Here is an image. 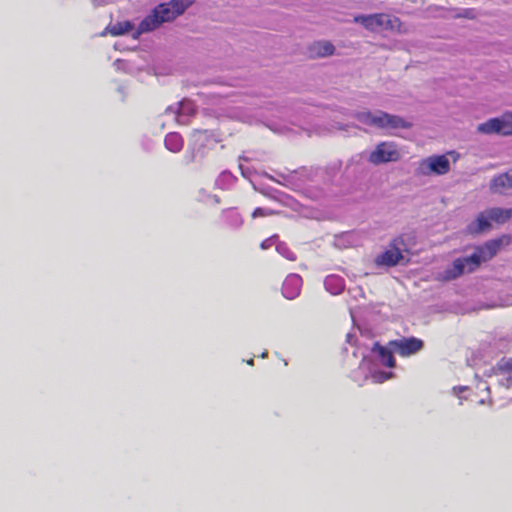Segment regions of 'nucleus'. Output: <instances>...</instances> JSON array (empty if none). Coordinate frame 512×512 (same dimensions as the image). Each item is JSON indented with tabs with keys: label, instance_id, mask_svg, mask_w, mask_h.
Listing matches in <instances>:
<instances>
[{
	"label": "nucleus",
	"instance_id": "473e14b6",
	"mask_svg": "<svg viewBox=\"0 0 512 512\" xmlns=\"http://www.w3.org/2000/svg\"><path fill=\"white\" fill-rule=\"evenodd\" d=\"M467 390H469L468 386H455L453 387V394L462 399L461 393Z\"/></svg>",
	"mask_w": 512,
	"mask_h": 512
},
{
	"label": "nucleus",
	"instance_id": "4468645a",
	"mask_svg": "<svg viewBox=\"0 0 512 512\" xmlns=\"http://www.w3.org/2000/svg\"><path fill=\"white\" fill-rule=\"evenodd\" d=\"M302 278L298 274H289L283 282L282 294L286 299L293 300L300 294Z\"/></svg>",
	"mask_w": 512,
	"mask_h": 512
},
{
	"label": "nucleus",
	"instance_id": "e433bc0d",
	"mask_svg": "<svg viewBox=\"0 0 512 512\" xmlns=\"http://www.w3.org/2000/svg\"><path fill=\"white\" fill-rule=\"evenodd\" d=\"M354 161H355V160H354V157H352V158L347 162V164H346V168H345V171H344V174H345V173H348V171H349L350 167H351L352 165H354Z\"/></svg>",
	"mask_w": 512,
	"mask_h": 512
},
{
	"label": "nucleus",
	"instance_id": "58836bf2",
	"mask_svg": "<svg viewBox=\"0 0 512 512\" xmlns=\"http://www.w3.org/2000/svg\"><path fill=\"white\" fill-rule=\"evenodd\" d=\"M267 355H268V353L265 351V352H263V353L261 354V357H262V358H265V357H267Z\"/></svg>",
	"mask_w": 512,
	"mask_h": 512
},
{
	"label": "nucleus",
	"instance_id": "4be33fe9",
	"mask_svg": "<svg viewBox=\"0 0 512 512\" xmlns=\"http://www.w3.org/2000/svg\"><path fill=\"white\" fill-rule=\"evenodd\" d=\"M509 189L512 188V169L506 173L494 177L491 181V189Z\"/></svg>",
	"mask_w": 512,
	"mask_h": 512
},
{
	"label": "nucleus",
	"instance_id": "a211bd4d",
	"mask_svg": "<svg viewBox=\"0 0 512 512\" xmlns=\"http://www.w3.org/2000/svg\"><path fill=\"white\" fill-rule=\"evenodd\" d=\"M324 287L330 294L339 295L345 289V280L339 275L331 274L326 276Z\"/></svg>",
	"mask_w": 512,
	"mask_h": 512
},
{
	"label": "nucleus",
	"instance_id": "bb28decb",
	"mask_svg": "<svg viewBox=\"0 0 512 512\" xmlns=\"http://www.w3.org/2000/svg\"><path fill=\"white\" fill-rule=\"evenodd\" d=\"M276 251L284 258L295 261L296 255L293 253L285 242L279 241L276 244Z\"/></svg>",
	"mask_w": 512,
	"mask_h": 512
},
{
	"label": "nucleus",
	"instance_id": "f3484780",
	"mask_svg": "<svg viewBox=\"0 0 512 512\" xmlns=\"http://www.w3.org/2000/svg\"><path fill=\"white\" fill-rule=\"evenodd\" d=\"M466 272L467 267L462 257H459L453 260L452 264L444 270L442 278L445 281H451L461 277Z\"/></svg>",
	"mask_w": 512,
	"mask_h": 512
},
{
	"label": "nucleus",
	"instance_id": "39448f33",
	"mask_svg": "<svg viewBox=\"0 0 512 512\" xmlns=\"http://www.w3.org/2000/svg\"><path fill=\"white\" fill-rule=\"evenodd\" d=\"M321 170V167L302 166L299 169L288 171L287 174H281L284 180L282 184L292 190L301 188L308 182H314Z\"/></svg>",
	"mask_w": 512,
	"mask_h": 512
},
{
	"label": "nucleus",
	"instance_id": "f704fd0d",
	"mask_svg": "<svg viewBox=\"0 0 512 512\" xmlns=\"http://www.w3.org/2000/svg\"><path fill=\"white\" fill-rule=\"evenodd\" d=\"M357 341L356 335L354 333H348L346 335V342L353 345Z\"/></svg>",
	"mask_w": 512,
	"mask_h": 512
},
{
	"label": "nucleus",
	"instance_id": "7ed1b4c3",
	"mask_svg": "<svg viewBox=\"0 0 512 512\" xmlns=\"http://www.w3.org/2000/svg\"><path fill=\"white\" fill-rule=\"evenodd\" d=\"M351 116L362 124L383 130L410 129L412 123L399 115L389 114L382 110L355 111Z\"/></svg>",
	"mask_w": 512,
	"mask_h": 512
},
{
	"label": "nucleus",
	"instance_id": "9d476101",
	"mask_svg": "<svg viewBox=\"0 0 512 512\" xmlns=\"http://www.w3.org/2000/svg\"><path fill=\"white\" fill-rule=\"evenodd\" d=\"M390 346H392L395 352L400 356L407 357L421 351L424 347V341L414 336L402 337L400 339L391 340Z\"/></svg>",
	"mask_w": 512,
	"mask_h": 512
},
{
	"label": "nucleus",
	"instance_id": "7c9ffc66",
	"mask_svg": "<svg viewBox=\"0 0 512 512\" xmlns=\"http://www.w3.org/2000/svg\"><path fill=\"white\" fill-rule=\"evenodd\" d=\"M476 16V12L474 9H462L460 13L456 15V17H463L468 19H473Z\"/></svg>",
	"mask_w": 512,
	"mask_h": 512
},
{
	"label": "nucleus",
	"instance_id": "1a4fd4ad",
	"mask_svg": "<svg viewBox=\"0 0 512 512\" xmlns=\"http://www.w3.org/2000/svg\"><path fill=\"white\" fill-rule=\"evenodd\" d=\"M354 21L363 25L367 30L375 32L380 29H393L394 22H399V19H391V17L385 13H376L370 15H358L354 18Z\"/></svg>",
	"mask_w": 512,
	"mask_h": 512
},
{
	"label": "nucleus",
	"instance_id": "ddd939ff",
	"mask_svg": "<svg viewBox=\"0 0 512 512\" xmlns=\"http://www.w3.org/2000/svg\"><path fill=\"white\" fill-rule=\"evenodd\" d=\"M403 260L404 255L402 251L397 247H393L379 254L375 259V263L379 267H394L400 264Z\"/></svg>",
	"mask_w": 512,
	"mask_h": 512
},
{
	"label": "nucleus",
	"instance_id": "4c0bfd02",
	"mask_svg": "<svg viewBox=\"0 0 512 512\" xmlns=\"http://www.w3.org/2000/svg\"><path fill=\"white\" fill-rule=\"evenodd\" d=\"M247 364H248V365H253V364H254V360H253L252 358H251V359H249V360L247 361Z\"/></svg>",
	"mask_w": 512,
	"mask_h": 512
},
{
	"label": "nucleus",
	"instance_id": "a19ab883",
	"mask_svg": "<svg viewBox=\"0 0 512 512\" xmlns=\"http://www.w3.org/2000/svg\"><path fill=\"white\" fill-rule=\"evenodd\" d=\"M488 403H489L490 405H492V404H493V400L490 398V399H489V401H488Z\"/></svg>",
	"mask_w": 512,
	"mask_h": 512
},
{
	"label": "nucleus",
	"instance_id": "6e6552de",
	"mask_svg": "<svg viewBox=\"0 0 512 512\" xmlns=\"http://www.w3.org/2000/svg\"><path fill=\"white\" fill-rule=\"evenodd\" d=\"M450 170V161L446 155H432L420 161L417 173L420 175H443Z\"/></svg>",
	"mask_w": 512,
	"mask_h": 512
},
{
	"label": "nucleus",
	"instance_id": "f03ea898",
	"mask_svg": "<svg viewBox=\"0 0 512 512\" xmlns=\"http://www.w3.org/2000/svg\"><path fill=\"white\" fill-rule=\"evenodd\" d=\"M189 5L190 2L185 0H171L169 3L159 4L140 22L134 38L140 34L153 31L164 22L174 20L177 16L183 14Z\"/></svg>",
	"mask_w": 512,
	"mask_h": 512
},
{
	"label": "nucleus",
	"instance_id": "20e7f679",
	"mask_svg": "<svg viewBox=\"0 0 512 512\" xmlns=\"http://www.w3.org/2000/svg\"><path fill=\"white\" fill-rule=\"evenodd\" d=\"M511 217V208H488L478 213L475 220L467 225L466 232L469 235L478 236L490 231L494 225L506 223Z\"/></svg>",
	"mask_w": 512,
	"mask_h": 512
},
{
	"label": "nucleus",
	"instance_id": "f257e3e1",
	"mask_svg": "<svg viewBox=\"0 0 512 512\" xmlns=\"http://www.w3.org/2000/svg\"><path fill=\"white\" fill-rule=\"evenodd\" d=\"M395 353L394 348L390 346V341L387 345H382L379 341H375L369 354L363 356L360 367L368 370L369 377L374 383H383L394 378L395 373L381 370L379 366L390 369L396 367Z\"/></svg>",
	"mask_w": 512,
	"mask_h": 512
},
{
	"label": "nucleus",
	"instance_id": "dca6fc26",
	"mask_svg": "<svg viewBox=\"0 0 512 512\" xmlns=\"http://www.w3.org/2000/svg\"><path fill=\"white\" fill-rule=\"evenodd\" d=\"M221 220L230 230H239L244 223L242 215L233 207L222 210Z\"/></svg>",
	"mask_w": 512,
	"mask_h": 512
},
{
	"label": "nucleus",
	"instance_id": "2eb2a0df",
	"mask_svg": "<svg viewBox=\"0 0 512 512\" xmlns=\"http://www.w3.org/2000/svg\"><path fill=\"white\" fill-rule=\"evenodd\" d=\"M509 237L502 236L499 238L491 239L486 241L483 245L477 246L482 256L485 258V262L492 259L505 244H508Z\"/></svg>",
	"mask_w": 512,
	"mask_h": 512
},
{
	"label": "nucleus",
	"instance_id": "cd10ccee",
	"mask_svg": "<svg viewBox=\"0 0 512 512\" xmlns=\"http://www.w3.org/2000/svg\"><path fill=\"white\" fill-rule=\"evenodd\" d=\"M198 201L214 207L220 203V198L216 194H202V197L199 198Z\"/></svg>",
	"mask_w": 512,
	"mask_h": 512
},
{
	"label": "nucleus",
	"instance_id": "f8f14e48",
	"mask_svg": "<svg viewBox=\"0 0 512 512\" xmlns=\"http://www.w3.org/2000/svg\"><path fill=\"white\" fill-rule=\"evenodd\" d=\"M195 105L190 100H182L175 105L168 106L166 114H174L178 123L188 124L189 119L195 113Z\"/></svg>",
	"mask_w": 512,
	"mask_h": 512
},
{
	"label": "nucleus",
	"instance_id": "b1692460",
	"mask_svg": "<svg viewBox=\"0 0 512 512\" xmlns=\"http://www.w3.org/2000/svg\"><path fill=\"white\" fill-rule=\"evenodd\" d=\"M313 50L319 57L330 56L334 53L335 47L328 41H319L314 43Z\"/></svg>",
	"mask_w": 512,
	"mask_h": 512
},
{
	"label": "nucleus",
	"instance_id": "c756f323",
	"mask_svg": "<svg viewBox=\"0 0 512 512\" xmlns=\"http://www.w3.org/2000/svg\"><path fill=\"white\" fill-rule=\"evenodd\" d=\"M279 240V236L277 234L272 235L271 237L263 240L260 244L261 249L266 250L276 245Z\"/></svg>",
	"mask_w": 512,
	"mask_h": 512
},
{
	"label": "nucleus",
	"instance_id": "c9c22d12",
	"mask_svg": "<svg viewBox=\"0 0 512 512\" xmlns=\"http://www.w3.org/2000/svg\"><path fill=\"white\" fill-rule=\"evenodd\" d=\"M283 198H285L286 200H290L289 194H285V193L278 194V197H274V199L277 201H282Z\"/></svg>",
	"mask_w": 512,
	"mask_h": 512
},
{
	"label": "nucleus",
	"instance_id": "72a5a7b5",
	"mask_svg": "<svg viewBox=\"0 0 512 512\" xmlns=\"http://www.w3.org/2000/svg\"><path fill=\"white\" fill-rule=\"evenodd\" d=\"M500 385L505 386L506 388H510L512 386V376H507L506 378L500 381Z\"/></svg>",
	"mask_w": 512,
	"mask_h": 512
},
{
	"label": "nucleus",
	"instance_id": "9b49d317",
	"mask_svg": "<svg viewBox=\"0 0 512 512\" xmlns=\"http://www.w3.org/2000/svg\"><path fill=\"white\" fill-rule=\"evenodd\" d=\"M193 137L198 147L194 149L191 161H196L197 158L203 159L205 156L203 148L220 142V139H218L215 133L211 130L196 129L193 132Z\"/></svg>",
	"mask_w": 512,
	"mask_h": 512
},
{
	"label": "nucleus",
	"instance_id": "0eeeda50",
	"mask_svg": "<svg viewBox=\"0 0 512 512\" xmlns=\"http://www.w3.org/2000/svg\"><path fill=\"white\" fill-rule=\"evenodd\" d=\"M400 159L401 153L393 142L379 143L368 156V161L374 165L397 162Z\"/></svg>",
	"mask_w": 512,
	"mask_h": 512
},
{
	"label": "nucleus",
	"instance_id": "6ab92c4d",
	"mask_svg": "<svg viewBox=\"0 0 512 512\" xmlns=\"http://www.w3.org/2000/svg\"><path fill=\"white\" fill-rule=\"evenodd\" d=\"M237 177L230 171L225 170L219 174L215 181V187L219 190H231L235 188Z\"/></svg>",
	"mask_w": 512,
	"mask_h": 512
},
{
	"label": "nucleus",
	"instance_id": "c85d7f7f",
	"mask_svg": "<svg viewBox=\"0 0 512 512\" xmlns=\"http://www.w3.org/2000/svg\"><path fill=\"white\" fill-rule=\"evenodd\" d=\"M275 213H278V212L276 210H274V209L265 208V207H258V208H256L253 211L252 217L253 218H258V217H262V216L272 215V214H275Z\"/></svg>",
	"mask_w": 512,
	"mask_h": 512
},
{
	"label": "nucleus",
	"instance_id": "2f4dec72",
	"mask_svg": "<svg viewBox=\"0 0 512 512\" xmlns=\"http://www.w3.org/2000/svg\"><path fill=\"white\" fill-rule=\"evenodd\" d=\"M241 161H250V158L246 157L245 155H240L239 156V162ZM239 168L241 170V173H242V176L244 178H247L248 177V174H249V169L248 168H244V166L242 165V163H239Z\"/></svg>",
	"mask_w": 512,
	"mask_h": 512
},
{
	"label": "nucleus",
	"instance_id": "a878e982",
	"mask_svg": "<svg viewBox=\"0 0 512 512\" xmlns=\"http://www.w3.org/2000/svg\"><path fill=\"white\" fill-rule=\"evenodd\" d=\"M493 372L495 374L512 373V357L501 358L493 367Z\"/></svg>",
	"mask_w": 512,
	"mask_h": 512
},
{
	"label": "nucleus",
	"instance_id": "aec40b11",
	"mask_svg": "<svg viewBox=\"0 0 512 512\" xmlns=\"http://www.w3.org/2000/svg\"><path fill=\"white\" fill-rule=\"evenodd\" d=\"M462 259L467 267V273L474 272L482 263L485 262V258L482 256L478 247H475L474 251L470 255L464 256Z\"/></svg>",
	"mask_w": 512,
	"mask_h": 512
},
{
	"label": "nucleus",
	"instance_id": "393cba45",
	"mask_svg": "<svg viewBox=\"0 0 512 512\" xmlns=\"http://www.w3.org/2000/svg\"><path fill=\"white\" fill-rule=\"evenodd\" d=\"M133 24L130 21L118 22L109 27V32L114 36H119L130 32Z\"/></svg>",
	"mask_w": 512,
	"mask_h": 512
},
{
	"label": "nucleus",
	"instance_id": "ea45409f",
	"mask_svg": "<svg viewBox=\"0 0 512 512\" xmlns=\"http://www.w3.org/2000/svg\"><path fill=\"white\" fill-rule=\"evenodd\" d=\"M485 403H486V401H485L484 399H481V400L479 401V404H480V405H483V404H485Z\"/></svg>",
	"mask_w": 512,
	"mask_h": 512
},
{
	"label": "nucleus",
	"instance_id": "5701e85b",
	"mask_svg": "<svg viewBox=\"0 0 512 512\" xmlns=\"http://www.w3.org/2000/svg\"><path fill=\"white\" fill-rule=\"evenodd\" d=\"M165 147L171 152H179L183 147V139L176 132L168 133L164 140Z\"/></svg>",
	"mask_w": 512,
	"mask_h": 512
},
{
	"label": "nucleus",
	"instance_id": "412c9836",
	"mask_svg": "<svg viewBox=\"0 0 512 512\" xmlns=\"http://www.w3.org/2000/svg\"><path fill=\"white\" fill-rule=\"evenodd\" d=\"M342 168V161L336 160L329 163L325 168H322L321 173L324 174V182L333 183L336 176L339 174Z\"/></svg>",
	"mask_w": 512,
	"mask_h": 512
},
{
	"label": "nucleus",
	"instance_id": "423d86ee",
	"mask_svg": "<svg viewBox=\"0 0 512 512\" xmlns=\"http://www.w3.org/2000/svg\"><path fill=\"white\" fill-rule=\"evenodd\" d=\"M482 134L512 135V113H504L500 117L491 118L477 127Z\"/></svg>",
	"mask_w": 512,
	"mask_h": 512
}]
</instances>
